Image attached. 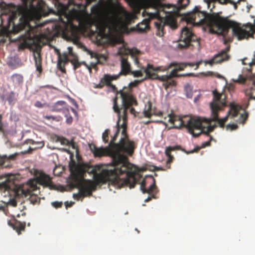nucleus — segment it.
I'll use <instances>...</instances> for the list:
<instances>
[{
  "instance_id": "ea45409f",
  "label": "nucleus",
  "mask_w": 255,
  "mask_h": 255,
  "mask_svg": "<svg viewBox=\"0 0 255 255\" xmlns=\"http://www.w3.org/2000/svg\"><path fill=\"white\" fill-rule=\"evenodd\" d=\"M16 156V154H12L9 156H7L6 155H3L1 157V160H3V162L8 160H14Z\"/></svg>"
},
{
  "instance_id": "412c9836",
  "label": "nucleus",
  "mask_w": 255,
  "mask_h": 255,
  "mask_svg": "<svg viewBox=\"0 0 255 255\" xmlns=\"http://www.w3.org/2000/svg\"><path fill=\"white\" fill-rule=\"evenodd\" d=\"M33 55L34 60L35 66L36 69L39 73L40 76L42 72L43 69L42 67V57L39 50H35L33 53Z\"/></svg>"
},
{
  "instance_id": "3c124183",
  "label": "nucleus",
  "mask_w": 255,
  "mask_h": 255,
  "mask_svg": "<svg viewBox=\"0 0 255 255\" xmlns=\"http://www.w3.org/2000/svg\"><path fill=\"white\" fill-rule=\"evenodd\" d=\"M215 2H216V1H213V0H209L208 2V7L209 8L211 7V9L212 8H214V7H215L214 4Z\"/></svg>"
},
{
  "instance_id": "052dcab7",
  "label": "nucleus",
  "mask_w": 255,
  "mask_h": 255,
  "mask_svg": "<svg viewBox=\"0 0 255 255\" xmlns=\"http://www.w3.org/2000/svg\"><path fill=\"white\" fill-rule=\"evenodd\" d=\"M73 121V119L72 117L70 116L69 117H68L66 119V122L68 124H71Z\"/></svg>"
},
{
  "instance_id": "9d476101",
  "label": "nucleus",
  "mask_w": 255,
  "mask_h": 255,
  "mask_svg": "<svg viewBox=\"0 0 255 255\" xmlns=\"http://www.w3.org/2000/svg\"><path fill=\"white\" fill-rule=\"evenodd\" d=\"M113 173L111 171L101 170L99 173L95 172L94 174V181L88 180H85L78 187L79 192L73 194V198L79 200L80 198H83L87 196H91L92 192L96 190L97 186L100 184H106L107 182L111 183L110 176H113Z\"/></svg>"
},
{
  "instance_id": "4be33fe9",
  "label": "nucleus",
  "mask_w": 255,
  "mask_h": 255,
  "mask_svg": "<svg viewBox=\"0 0 255 255\" xmlns=\"http://www.w3.org/2000/svg\"><path fill=\"white\" fill-rule=\"evenodd\" d=\"M147 12L146 10H144L143 14H146L148 16V18L144 19L141 22L137 25V30L140 32H146L149 29V22L152 18H150L148 15Z\"/></svg>"
},
{
  "instance_id": "4d7b16f0",
  "label": "nucleus",
  "mask_w": 255,
  "mask_h": 255,
  "mask_svg": "<svg viewBox=\"0 0 255 255\" xmlns=\"http://www.w3.org/2000/svg\"><path fill=\"white\" fill-rule=\"evenodd\" d=\"M155 198V195H152L151 196H149L148 198H147L146 199H145L144 202H148L149 201H150L152 198Z\"/></svg>"
},
{
  "instance_id": "680f3d73",
  "label": "nucleus",
  "mask_w": 255,
  "mask_h": 255,
  "mask_svg": "<svg viewBox=\"0 0 255 255\" xmlns=\"http://www.w3.org/2000/svg\"><path fill=\"white\" fill-rule=\"evenodd\" d=\"M130 113L131 114L135 115V109H134L133 108H130Z\"/></svg>"
},
{
  "instance_id": "39448f33",
  "label": "nucleus",
  "mask_w": 255,
  "mask_h": 255,
  "mask_svg": "<svg viewBox=\"0 0 255 255\" xmlns=\"http://www.w3.org/2000/svg\"><path fill=\"white\" fill-rule=\"evenodd\" d=\"M167 118V122L173 125V128H178L185 127L188 132L195 137L198 136L202 133L209 135V133L217 127L216 124L209 125L207 127H203L201 118L189 115L181 117L170 114L168 115Z\"/></svg>"
},
{
  "instance_id": "e2e57ef3",
  "label": "nucleus",
  "mask_w": 255,
  "mask_h": 255,
  "mask_svg": "<svg viewBox=\"0 0 255 255\" xmlns=\"http://www.w3.org/2000/svg\"><path fill=\"white\" fill-rule=\"evenodd\" d=\"M81 63V65H84V66H85L86 67V68L88 69V67H89V65H88L86 62L85 61H82V62H80Z\"/></svg>"
},
{
  "instance_id": "13d9d810",
  "label": "nucleus",
  "mask_w": 255,
  "mask_h": 255,
  "mask_svg": "<svg viewBox=\"0 0 255 255\" xmlns=\"http://www.w3.org/2000/svg\"><path fill=\"white\" fill-rule=\"evenodd\" d=\"M73 205V202L69 203L68 201H67L65 203V205L66 208H67L68 207L72 206Z\"/></svg>"
},
{
  "instance_id": "5fc2aeb1",
  "label": "nucleus",
  "mask_w": 255,
  "mask_h": 255,
  "mask_svg": "<svg viewBox=\"0 0 255 255\" xmlns=\"http://www.w3.org/2000/svg\"><path fill=\"white\" fill-rule=\"evenodd\" d=\"M105 85L104 84L100 82V83L96 85V86L94 87L95 88H98V89H102L104 87Z\"/></svg>"
},
{
  "instance_id": "4468645a",
  "label": "nucleus",
  "mask_w": 255,
  "mask_h": 255,
  "mask_svg": "<svg viewBox=\"0 0 255 255\" xmlns=\"http://www.w3.org/2000/svg\"><path fill=\"white\" fill-rule=\"evenodd\" d=\"M69 170L71 172V184L73 187H78L81 185L85 173L84 169L80 165H77L75 162L69 164Z\"/></svg>"
},
{
  "instance_id": "dca6fc26",
  "label": "nucleus",
  "mask_w": 255,
  "mask_h": 255,
  "mask_svg": "<svg viewBox=\"0 0 255 255\" xmlns=\"http://www.w3.org/2000/svg\"><path fill=\"white\" fill-rule=\"evenodd\" d=\"M155 180L152 175L145 177L140 183V189L143 193H156Z\"/></svg>"
},
{
  "instance_id": "09e8293b",
  "label": "nucleus",
  "mask_w": 255,
  "mask_h": 255,
  "mask_svg": "<svg viewBox=\"0 0 255 255\" xmlns=\"http://www.w3.org/2000/svg\"><path fill=\"white\" fill-rule=\"evenodd\" d=\"M44 119L50 120H52L53 121H58L59 120L57 119V117H54L53 116H45L44 117Z\"/></svg>"
},
{
  "instance_id": "6e6552de",
  "label": "nucleus",
  "mask_w": 255,
  "mask_h": 255,
  "mask_svg": "<svg viewBox=\"0 0 255 255\" xmlns=\"http://www.w3.org/2000/svg\"><path fill=\"white\" fill-rule=\"evenodd\" d=\"M131 14L124 7L119 6L111 16L107 19H100L96 23V31L101 37L109 34L112 30H116L123 25L125 21H129Z\"/></svg>"
},
{
  "instance_id": "20e7f679",
  "label": "nucleus",
  "mask_w": 255,
  "mask_h": 255,
  "mask_svg": "<svg viewBox=\"0 0 255 255\" xmlns=\"http://www.w3.org/2000/svg\"><path fill=\"white\" fill-rule=\"evenodd\" d=\"M145 9L151 8L154 12H147L150 18H156L154 22L156 28V35L162 37L164 35L165 25H169L172 28H177L175 17L179 12L178 7L173 4H163L160 0H140Z\"/></svg>"
},
{
  "instance_id": "49530a36",
  "label": "nucleus",
  "mask_w": 255,
  "mask_h": 255,
  "mask_svg": "<svg viewBox=\"0 0 255 255\" xmlns=\"http://www.w3.org/2000/svg\"><path fill=\"white\" fill-rule=\"evenodd\" d=\"M68 53L67 54L72 56L73 57V58L77 57V55L73 52V48L72 47H68Z\"/></svg>"
},
{
  "instance_id": "473e14b6",
  "label": "nucleus",
  "mask_w": 255,
  "mask_h": 255,
  "mask_svg": "<svg viewBox=\"0 0 255 255\" xmlns=\"http://www.w3.org/2000/svg\"><path fill=\"white\" fill-rule=\"evenodd\" d=\"M70 62L73 65V68L74 70L80 68L81 66V63L78 61L77 57L71 59L70 61Z\"/></svg>"
},
{
  "instance_id": "bf43d9fd",
  "label": "nucleus",
  "mask_w": 255,
  "mask_h": 255,
  "mask_svg": "<svg viewBox=\"0 0 255 255\" xmlns=\"http://www.w3.org/2000/svg\"><path fill=\"white\" fill-rule=\"evenodd\" d=\"M109 87H110V88H111V89H112V91L113 92H116L117 91V88L116 87L115 85L111 84Z\"/></svg>"
},
{
  "instance_id": "0eeeda50",
  "label": "nucleus",
  "mask_w": 255,
  "mask_h": 255,
  "mask_svg": "<svg viewBox=\"0 0 255 255\" xmlns=\"http://www.w3.org/2000/svg\"><path fill=\"white\" fill-rule=\"evenodd\" d=\"M213 100L210 104L211 110V118H204L202 119V123L205 122L208 124H210L211 122H217L221 128H224L225 123L227 121L229 117L234 118L237 116L242 108L239 105L234 103L231 104L228 115L223 119H219V112L222 111L227 106L226 96L223 94H220L216 91L213 92Z\"/></svg>"
},
{
  "instance_id": "bb28decb",
  "label": "nucleus",
  "mask_w": 255,
  "mask_h": 255,
  "mask_svg": "<svg viewBox=\"0 0 255 255\" xmlns=\"http://www.w3.org/2000/svg\"><path fill=\"white\" fill-rule=\"evenodd\" d=\"M143 114L145 117L148 118H150L152 115L154 114V111L152 110V103L150 102H148L145 105Z\"/></svg>"
},
{
  "instance_id": "de8ad7c7",
  "label": "nucleus",
  "mask_w": 255,
  "mask_h": 255,
  "mask_svg": "<svg viewBox=\"0 0 255 255\" xmlns=\"http://www.w3.org/2000/svg\"><path fill=\"white\" fill-rule=\"evenodd\" d=\"M246 60H247V58H245L243 59L242 63L243 65L249 64L250 66L255 65V60H253L251 62H249V63H247V62H246Z\"/></svg>"
},
{
  "instance_id": "a18cd8bd",
  "label": "nucleus",
  "mask_w": 255,
  "mask_h": 255,
  "mask_svg": "<svg viewBox=\"0 0 255 255\" xmlns=\"http://www.w3.org/2000/svg\"><path fill=\"white\" fill-rule=\"evenodd\" d=\"M62 205V202L55 201L52 203V205L55 208H61Z\"/></svg>"
},
{
  "instance_id": "a19ab883",
  "label": "nucleus",
  "mask_w": 255,
  "mask_h": 255,
  "mask_svg": "<svg viewBox=\"0 0 255 255\" xmlns=\"http://www.w3.org/2000/svg\"><path fill=\"white\" fill-rule=\"evenodd\" d=\"M66 65V64H65L60 61H58L57 62V67L62 73H66V69L65 67Z\"/></svg>"
},
{
  "instance_id": "393cba45",
  "label": "nucleus",
  "mask_w": 255,
  "mask_h": 255,
  "mask_svg": "<svg viewBox=\"0 0 255 255\" xmlns=\"http://www.w3.org/2000/svg\"><path fill=\"white\" fill-rule=\"evenodd\" d=\"M176 149V147H172V146H168L165 149V154L166 156L168 157V159L166 161V167L168 168H170V163L172 162L174 159V157L173 155L171 154V152L172 151H173Z\"/></svg>"
},
{
  "instance_id": "338daca9",
  "label": "nucleus",
  "mask_w": 255,
  "mask_h": 255,
  "mask_svg": "<svg viewBox=\"0 0 255 255\" xmlns=\"http://www.w3.org/2000/svg\"><path fill=\"white\" fill-rule=\"evenodd\" d=\"M39 147H42L44 146V143L41 142L39 143Z\"/></svg>"
},
{
  "instance_id": "f8f14e48",
  "label": "nucleus",
  "mask_w": 255,
  "mask_h": 255,
  "mask_svg": "<svg viewBox=\"0 0 255 255\" xmlns=\"http://www.w3.org/2000/svg\"><path fill=\"white\" fill-rule=\"evenodd\" d=\"M248 73L246 76L240 75L237 81L240 83L250 86L249 89L245 90V93L247 96H249V101L255 100V96H253L254 92L255 91V74L252 73L251 68L248 70Z\"/></svg>"
},
{
  "instance_id": "aec40b11",
  "label": "nucleus",
  "mask_w": 255,
  "mask_h": 255,
  "mask_svg": "<svg viewBox=\"0 0 255 255\" xmlns=\"http://www.w3.org/2000/svg\"><path fill=\"white\" fill-rule=\"evenodd\" d=\"M142 69L144 70V72L145 73V77L141 80H135L133 82H131L129 83V86L131 88L135 87L137 86L139 84L144 81L146 79H152V78L148 77L147 76V70L148 69V72L150 74H152V71H154L153 65L150 64H148L146 68L143 67Z\"/></svg>"
},
{
  "instance_id": "2eb2a0df",
  "label": "nucleus",
  "mask_w": 255,
  "mask_h": 255,
  "mask_svg": "<svg viewBox=\"0 0 255 255\" xmlns=\"http://www.w3.org/2000/svg\"><path fill=\"white\" fill-rule=\"evenodd\" d=\"M90 150L92 151L95 157H102L103 156H110L112 159L113 168L114 169L117 167L116 161L115 160V158L113 155L114 150L113 146L111 145V141L110 142L108 146L105 147H97L95 144L90 145Z\"/></svg>"
},
{
  "instance_id": "603ef678",
  "label": "nucleus",
  "mask_w": 255,
  "mask_h": 255,
  "mask_svg": "<svg viewBox=\"0 0 255 255\" xmlns=\"http://www.w3.org/2000/svg\"><path fill=\"white\" fill-rule=\"evenodd\" d=\"M34 106L37 108H41L43 107V104L40 101H36L34 104Z\"/></svg>"
},
{
  "instance_id": "f03ea898",
  "label": "nucleus",
  "mask_w": 255,
  "mask_h": 255,
  "mask_svg": "<svg viewBox=\"0 0 255 255\" xmlns=\"http://www.w3.org/2000/svg\"><path fill=\"white\" fill-rule=\"evenodd\" d=\"M182 19L187 24L208 26L211 33L223 36L225 44L230 41L226 36L230 28H232L233 34L240 40L253 37L255 33V26L252 24H247L245 28H243L239 23L222 17L219 13L209 14L201 11L198 6H195L192 11L185 14Z\"/></svg>"
},
{
  "instance_id": "f704fd0d",
  "label": "nucleus",
  "mask_w": 255,
  "mask_h": 255,
  "mask_svg": "<svg viewBox=\"0 0 255 255\" xmlns=\"http://www.w3.org/2000/svg\"><path fill=\"white\" fill-rule=\"evenodd\" d=\"M67 8V6L65 4L61 3H58L57 9L59 12L61 13H64Z\"/></svg>"
},
{
  "instance_id": "72a5a7b5",
  "label": "nucleus",
  "mask_w": 255,
  "mask_h": 255,
  "mask_svg": "<svg viewBox=\"0 0 255 255\" xmlns=\"http://www.w3.org/2000/svg\"><path fill=\"white\" fill-rule=\"evenodd\" d=\"M143 67H141L142 70H136V71H131L129 74L132 75L134 77H140L143 76V73L144 72L143 69H142Z\"/></svg>"
},
{
  "instance_id": "1a4fd4ad",
  "label": "nucleus",
  "mask_w": 255,
  "mask_h": 255,
  "mask_svg": "<svg viewBox=\"0 0 255 255\" xmlns=\"http://www.w3.org/2000/svg\"><path fill=\"white\" fill-rule=\"evenodd\" d=\"M201 62H198L196 63L197 69L199 65L200 64ZM195 64L193 63H176L172 62L167 66H158L154 67L153 66L154 71H152V74H151L148 72V69L147 70V76L148 77L152 78V80H158L160 81H169L173 77H179L177 74V72L179 71L183 70L187 66L192 67Z\"/></svg>"
},
{
  "instance_id": "cd10ccee",
  "label": "nucleus",
  "mask_w": 255,
  "mask_h": 255,
  "mask_svg": "<svg viewBox=\"0 0 255 255\" xmlns=\"http://www.w3.org/2000/svg\"><path fill=\"white\" fill-rule=\"evenodd\" d=\"M57 54L58 56V61L63 62L65 64H67L71 60L68 58V54L66 53H63L61 54L60 51L56 49Z\"/></svg>"
},
{
  "instance_id": "f257e3e1",
  "label": "nucleus",
  "mask_w": 255,
  "mask_h": 255,
  "mask_svg": "<svg viewBox=\"0 0 255 255\" xmlns=\"http://www.w3.org/2000/svg\"><path fill=\"white\" fill-rule=\"evenodd\" d=\"M120 94L122 99V107L118 104V97L113 100L114 111L118 114L116 124L117 130L112 137L111 145L113 146V155L116 161L117 167L114 169H102L101 170L111 171L113 176L110 177L111 184L119 188L129 186L133 188L137 183L135 172L132 171L133 164L128 161L127 155L131 156L136 145L133 140L129 139L127 132L128 110L132 105H137V102L130 90L125 88L117 92Z\"/></svg>"
},
{
  "instance_id": "8fccbe9b",
  "label": "nucleus",
  "mask_w": 255,
  "mask_h": 255,
  "mask_svg": "<svg viewBox=\"0 0 255 255\" xmlns=\"http://www.w3.org/2000/svg\"><path fill=\"white\" fill-rule=\"evenodd\" d=\"M97 68V63H91L90 65H89V67H88V69L89 70L90 73L92 72V70L93 68L95 69Z\"/></svg>"
},
{
  "instance_id": "5701e85b",
  "label": "nucleus",
  "mask_w": 255,
  "mask_h": 255,
  "mask_svg": "<svg viewBox=\"0 0 255 255\" xmlns=\"http://www.w3.org/2000/svg\"><path fill=\"white\" fill-rule=\"evenodd\" d=\"M120 77V75H111L110 74H105L102 78L101 79V82L104 85L109 86L113 80H117Z\"/></svg>"
},
{
  "instance_id": "0e129e2a",
  "label": "nucleus",
  "mask_w": 255,
  "mask_h": 255,
  "mask_svg": "<svg viewBox=\"0 0 255 255\" xmlns=\"http://www.w3.org/2000/svg\"><path fill=\"white\" fill-rule=\"evenodd\" d=\"M81 63V65H84V66H85L86 67V68L88 69V67H89V65H88L86 62L85 61H82V62H80Z\"/></svg>"
},
{
  "instance_id": "ddd939ff",
  "label": "nucleus",
  "mask_w": 255,
  "mask_h": 255,
  "mask_svg": "<svg viewBox=\"0 0 255 255\" xmlns=\"http://www.w3.org/2000/svg\"><path fill=\"white\" fill-rule=\"evenodd\" d=\"M197 40L196 36L193 33L191 29L187 27H184L181 30L177 47L180 49L186 48L192 42H196L199 45V43Z\"/></svg>"
},
{
  "instance_id": "774afa93",
  "label": "nucleus",
  "mask_w": 255,
  "mask_h": 255,
  "mask_svg": "<svg viewBox=\"0 0 255 255\" xmlns=\"http://www.w3.org/2000/svg\"><path fill=\"white\" fill-rule=\"evenodd\" d=\"M2 126H3L2 123H1L0 124V131H2Z\"/></svg>"
},
{
  "instance_id": "2f4dec72",
  "label": "nucleus",
  "mask_w": 255,
  "mask_h": 255,
  "mask_svg": "<svg viewBox=\"0 0 255 255\" xmlns=\"http://www.w3.org/2000/svg\"><path fill=\"white\" fill-rule=\"evenodd\" d=\"M129 53L130 54L131 57H133L134 58V63L135 64L138 65L139 64V61L137 57L135 56L139 54V51L136 49H130L129 50Z\"/></svg>"
},
{
  "instance_id": "423d86ee",
  "label": "nucleus",
  "mask_w": 255,
  "mask_h": 255,
  "mask_svg": "<svg viewBox=\"0 0 255 255\" xmlns=\"http://www.w3.org/2000/svg\"><path fill=\"white\" fill-rule=\"evenodd\" d=\"M213 100L210 104L211 110V118H204L202 119V123L205 122L208 124H210L211 122H217L221 128H224L225 123L227 121L229 117L234 118L237 116L242 108L239 105L234 103L231 104L228 115L223 119H219V112L222 111L227 106L226 96L223 94H220L216 91L213 92Z\"/></svg>"
},
{
  "instance_id": "58836bf2",
  "label": "nucleus",
  "mask_w": 255,
  "mask_h": 255,
  "mask_svg": "<svg viewBox=\"0 0 255 255\" xmlns=\"http://www.w3.org/2000/svg\"><path fill=\"white\" fill-rule=\"evenodd\" d=\"M249 117L248 113L246 112H245L244 113L242 114L240 117V122L243 124H244L245 122L247 121Z\"/></svg>"
},
{
  "instance_id": "37998d69",
  "label": "nucleus",
  "mask_w": 255,
  "mask_h": 255,
  "mask_svg": "<svg viewBox=\"0 0 255 255\" xmlns=\"http://www.w3.org/2000/svg\"><path fill=\"white\" fill-rule=\"evenodd\" d=\"M58 140L63 145H68L70 144L69 140L64 137H60Z\"/></svg>"
},
{
  "instance_id": "9b49d317",
  "label": "nucleus",
  "mask_w": 255,
  "mask_h": 255,
  "mask_svg": "<svg viewBox=\"0 0 255 255\" xmlns=\"http://www.w3.org/2000/svg\"><path fill=\"white\" fill-rule=\"evenodd\" d=\"M34 176V179L29 180L26 185L19 189V191H20L21 194L25 197L37 190V184L50 188H51L53 186L50 176L43 172L35 170Z\"/></svg>"
},
{
  "instance_id": "7ed1b4c3",
  "label": "nucleus",
  "mask_w": 255,
  "mask_h": 255,
  "mask_svg": "<svg viewBox=\"0 0 255 255\" xmlns=\"http://www.w3.org/2000/svg\"><path fill=\"white\" fill-rule=\"evenodd\" d=\"M26 14L22 15L18 19L19 14L17 11L10 14H2L0 16V26L10 30L12 33L24 30L20 38L24 42L32 40L33 28L30 26L29 19H38L42 16H46V4L43 0H22Z\"/></svg>"
},
{
  "instance_id": "7c9ffc66",
  "label": "nucleus",
  "mask_w": 255,
  "mask_h": 255,
  "mask_svg": "<svg viewBox=\"0 0 255 255\" xmlns=\"http://www.w3.org/2000/svg\"><path fill=\"white\" fill-rule=\"evenodd\" d=\"M212 137L211 136H210V140H209V141H207L203 142L202 144L201 147H196L195 148H194L193 150L188 152L187 153H194V152H196L198 151L201 148H204V147H205L206 146H208L210 145L211 140H212Z\"/></svg>"
},
{
  "instance_id": "6e6d98bb",
  "label": "nucleus",
  "mask_w": 255,
  "mask_h": 255,
  "mask_svg": "<svg viewBox=\"0 0 255 255\" xmlns=\"http://www.w3.org/2000/svg\"><path fill=\"white\" fill-rule=\"evenodd\" d=\"M228 0H213V1H216L221 4H226Z\"/></svg>"
},
{
  "instance_id": "f3484780",
  "label": "nucleus",
  "mask_w": 255,
  "mask_h": 255,
  "mask_svg": "<svg viewBox=\"0 0 255 255\" xmlns=\"http://www.w3.org/2000/svg\"><path fill=\"white\" fill-rule=\"evenodd\" d=\"M230 48L227 47L219 53L215 55L212 59L206 62V64L213 65L214 64L221 63L224 61H227L230 58L228 52Z\"/></svg>"
},
{
  "instance_id": "c9c22d12",
  "label": "nucleus",
  "mask_w": 255,
  "mask_h": 255,
  "mask_svg": "<svg viewBox=\"0 0 255 255\" xmlns=\"http://www.w3.org/2000/svg\"><path fill=\"white\" fill-rule=\"evenodd\" d=\"M28 196H30L29 200L33 204H35L37 203L40 202V199L37 196L33 195L32 193L30 195H28Z\"/></svg>"
},
{
  "instance_id": "c756f323",
  "label": "nucleus",
  "mask_w": 255,
  "mask_h": 255,
  "mask_svg": "<svg viewBox=\"0 0 255 255\" xmlns=\"http://www.w3.org/2000/svg\"><path fill=\"white\" fill-rule=\"evenodd\" d=\"M102 10V6L100 4H97L93 5L91 8V12L93 14L99 15L101 14Z\"/></svg>"
},
{
  "instance_id": "69168bd1",
  "label": "nucleus",
  "mask_w": 255,
  "mask_h": 255,
  "mask_svg": "<svg viewBox=\"0 0 255 255\" xmlns=\"http://www.w3.org/2000/svg\"><path fill=\"white\" fill-rule=\"evenodd\" d=\"M81 63V65H84V66H85L86 67V68L88 69V67H89V65H88L86 62L85 61H82V62H80Z\"/></svg>"
},
{
  "instance_id": "e433bc0d",
  "label": "nucleus",
  "mask_w": 255,
  "mask_h": 255,
  "mask_svg": "<svg viewBox=\"0 0 255 255\" xmlns=\"http://www.w3.org/2000/svg\"><path fill=\"white\" fill-rule=\"evenodd\" d=\"M110 133V130L109 129H107L103 132L102 135V139L103 141L105 143H108L109 141V134Z\"/></svg>"
},
{
  "instance_id": "4c0bfd02",
  "label": "nucleus",
  "mask_w": 255,
  "mask_h": 255,
  "mask_svg": "<svg viewBox=\"0 0 255 255\" xmlns=\"http://www.w3.org/2000/svg\"><path fill=\"white\" fill-rule=\"evenodd\" d=\"M0 212H2L5 216H9V212L6 205H0Z\"/></svg>"
},
{
  "instance_id": "79ce46f5",
  "label": "nucleus",
  "mask_w": 255,
  "mask_h": 255,
  "mask_svg": "<svg viewBox=\"0 0 255 255\" xmlns=\"http://www.w3.org/2000/svg\"><path fill=\"white\" fill-rule=\"evenodd\" d=\"M164 83L163 84V86L165 89L167 90L170 86L175 85V82L174 81H163Z\"/></svg>"
},
{
  "instance_id": "864d4df0",
  "label": "nucleus",
  "mask_w": 255,
  "mask_h": 255,
  "mask_svg": "<svg viewBox=\"0 0 255 255\" xmlns=\"http://www.w3.org/2000/svg\"><path fill=\"white\" fill-rule=\"evenodd\" d=\"M182 0H179V3L180 4V7L182 8H185L186 5L188 4L189 3V0H186L187 1V3L186 4H182Z\"/></svg>"
},
{
  "instance_id": "c85d7f7f",
  "label": "nucleus",
  "mask_w": 255,
  "mask_h": 255,
  "mask_svg": "<svg viewBox=\"0 0 255 255\" xmlns=\"http://www.w3.org/2000/svg\"><path fill=\"white\" fill-rule=\"evenodd\" d=\"M12 81L15 84L19 85L22 84L23 81V76L20 74H15L11 77Z\"/></svg>"
},
{
  "instance_id": "a878e982",
  "label": "nucleus",
  "mask_w": 255,
  "mask_h": 255,
  "mask_svg": "<svg viewBox=\"0 0 255 255\" xmlns=\"http://www.w3.org/2000/svg\"><path fill=\"white\" fill-rule=\"evenodd\" d=\"M18 94L13 91H11L7 94L3 95L2 98L3 100L7 101L9 105L14 104L16 100Z\"/></svg>"
},
{
  "instance_id": "a211bd4d",
  "label": "nucleus",
  "mask_w": 255,
  "mask_h": 255,
  "mask_svg": "<svg viewBox=\"0 0 255 255\" xmlns=\"http://www.w3.org/2000/svg\"><path fill=\"white\" fill-rule=\"evenodd\" d=\"M121 70L119 75H127L131 72V66L128 60V56H123L121 58Z\"/></svg>"
},
{
  "instance_id": "c03bdc74",
  "label": "nucleus",
  "mask_w": 255,
  "mask_h": 255,
  "mask_svg": "<svg viewBox=\"0 0 255 255\" xmlns=\"http://www.w3.org/2000/svg\"><path fill=\"white\" fill-rule=\"evenodd\" d=\"M238 128L237 125L233 124H228L226 126L227 129H230L231 130H236Z\"/></svg>"
},
{
  "instance_id": "b1692460",
  "label": "nucleus",
  "mask_w": 255,
  "mask_h": 255,
  "mask_svg": "<svg viewBox=\"0 0 255 255\" xmlns=\"http://www.w3.org/2000/svg\"><path fill=\"white\" fill-rule=\"evenodd\" d=\"M66 104V103L64 101H58L52 106L51 111L53 112H68V110L65 107Z\"/></svg>"
},
{
  "instance_id": "6ab92c4d",
  "label": "nucleus",
  "mask_w": 255,
  "mask_h": 255,
  "mask_svg": "<svg viewBox=\"0 0 255 255\" xmlns=\"http://www.w3.org/2000/svg\"><path fill=\"white\" fill-rule=\"evenodd\" d=\"M7 223L8 225L15 230L18 235L21 234V231L25 230V223L21 222L14 217L12 219L9 220Z\"/></svg>"
}]
</instances>
